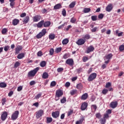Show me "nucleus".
<instances>
[{
	"instance_id": "obj_1",
	"label": "nucleus",
	"mask_w": 124,
	"mask_h": 124,
	"mask_svg": "<svg viewBox=\"0 0 124 124\" xmlns=\"http://www.w3.org/2000/svg\"><path fill=\"white\" fill-rule=\"evenodd\" d=\"M39 70V68L36 67L32 70L28 72V77H34L35 74L37 73V71Z\"/></svg>"
},
{
	"instance_id": "obj_2",
	"label": "nucleus",
	"mask_w": 124,
	"mask_h": 124,
	"mask_svg": "<svg viewBox=\"0 0 124 124\" xmlns=\"http://www.w3.org/2000/svg\"><path fill=\"white\" fill-rule=\"evenodd\" d=\"M63 94V92L61 90H57L55 94V100L58 101V100L60 99V97H61V96H62Z\"/></svg>"
},
{
	"instance_id": "obj_3",
	"label": "nucleus",
	"mask_w": 124,
	"mask_h": 124,
	"mask_svg": "<svg viewBox=\"0 0 124 124\" xmlns=\"http://www.w3.org/2000/svg\"><path fill=\"white\" fill-rule=\"evenodd\" d=\"M47 33V30L46 29H44L42 30L41 32H40L37 35L36 38L39 39V38H41L42 36H44Z\"/></svg>"
},
{
	"instance_id": "obj_4",
	"label": "nucleus",
	"mask_w": 124,
	"mask_h": 124,
	"mask_svg": "<svg viewBox=\"0 0 124 124\" xmlns=\"http://www.w3.org/2000/svg\"><path fill=\"white\" fill-rule=\"evenodd\" d=\"M113 57V54H112L111 53H110L109 54H108L107 55H106L104 57V60L105 61V63H108L110 61V60H111V59H112V57Z\"/></svg>"
},
{
	"instance_id": "obj_5",
	"label": "nucleus",
	"mask_w": 124,
	"mask_h": 124,
	"mask_svg": "<svg viewBox=\"0 0 124 124\" xmlns=\"http://www.w3.org/2000/svg\"><path fill=\"white\" fill-rule=\"evenodd\" d=\"M97 74L95 73H93L91 74L88 77V81L89 82H92V81H93L95 78H96Z\"/></svg>"
},
{
	"instance_id": "obj_6",
	"label": "nucleus",
	"mask_w": 124,
	"mask_h": 124,
	"mask_svg": "<svg viewBox=\"0 0 124 124\" xmlns=\"http://www.w3.org/2000/svg\"><path fill=\"white\" fill-rule=\"evenodd\" d=\"M19 116V111L16 110L15 112L12 115L11 119L13 121H15L18 119V116Z\"/></svg>"
},
{
	"instance_id": "obj_7",
	"label": "nucleus",
	"mask_w": 124,
	"mask_h": 124,
	"mask_svg": "<svg viewBox=\"0 0 124 124\" xmlns=\"http://www.w3.org/2000/svg\"><path fill=\"white\" fill-rule=\"evenodd\" d=\"M43 113L44 111L42 109H40L36 112V117L37 119H39L40 117H42V115H43Z\"/></svg>"
},
{
	"instance_id": "obj_8",
	"label": "nucleus",
	"mask_w": 124,
	"mask_h": 124,
	"mask_svg": "<svg viewBox=\"0 0 124 124\" xmlns=\"http://www.w3.org/2000/svg\"><path fill=\"white\" fill-rule=\"evenodd\" d=\"M7 112L4 111L2 112L1 115V121H4L6 120V118H7L8 116Z\"/></svg>"
},
{
	"instance_id": "obj_9",
	"label": "nucleus",
	"mask_w": 124,
	"mask_h": 124,
	"mask_svg": "<svg viewBox=\"0 0 124 124\" xmlns=\"http://www.w3.org/2000/svg\"><path fill=\"white\" fill-rule=\"evenodd\" d=\"M109 106H110V107H111V108H112L113 109H114V108H116V107L118 106V101H115L111 102L110 103Z\"/></svg>"
},
{
	"instance_id": "obj_10",
	"label": "nucleus",
	"mask_w": 124,
	"mask_h": 124,
	"mask_svg": "<svg viewBox=\"0 0 124 124\" xmlns=\"http://www.w3.org/2000/svg\"><path fill=\"white\" fill-rule=\"evenodd\" d=\"M94 51V47L93 46H90L88 47L87 49L86 50V53L87 54H89V53H91V52H93Z\"/></svg>"
},
{
	"instance_id": "obj_11",
	"label": "nucleus",
	"mask_w": 124,
	"mask_h": 124,
	"mask_svg": "<svg viewBox=\"0 0 124 124\" xmlns=\"http://www.w3.org/2000/svg\"><path fill=\"white\" fill-rule=\"evenodd\" d=\"M85 42H86V41L85 39H79L77 42V44H78V45H79V46L83 45V44H85Z\"/></svg>"
},
{
	"instance_id": "obj_12",
	"label": "nucleus",
	"mask_w": 124,
	"mask_h": 124,
	"mask_svg": "<svg viewBox=\"0 0 124 124\" xmlns=\"http://www.w3.org/2000/svg\"><path fill=\"white\" fill-rule=\"evenodd\" d=\"M23 50V46H17L16 48V54L17 55L20 53V51Z\"/></svg>"
},
{
	"instance_id": "obj_13",
	"label": "nucleus",
	"mask_w": 124,
	"mask_h": 124,
	"mask_svg": "<svg viewBox=\"0 0 124 124\" xmlns=\"http://www.w3.org/2000/svg\"><path fill=\"white\" fill-rule=\"evenodd\" d=\"M66 63L67 64H69V65L72 66L73 64H74V62L73 61V59H68L66 61Z\"/></svg>"
},
{
	"instance_id": "obj_14",
	"label": "nucleus",
	"mask_w": 124,
	"mask_h": 124,
	"mask_svg": "<svg viewBox=\"0 0 124 124\" xmlns=\"http://www.w3.org/2000/svg\"><path fill=\"white\" fill-rule=\"evenodd\" d=\"M40 19H41V16L39 15H36L33 17V22H38V21H40Z\"/></svg>"
},
{
	"instance_id": "obj_15",
	"label": "nucleus",
	"mask_w": 124,
	"mask_h": 124,
	"mask_svg": "<svg viewBox=\"0 0 124 124\" xmlns=\"http://www.w3.org/2000/svg\"><path fill=\"white\" fill-rule=\"evenodd\" d=\"M53 118L57 119L60 116V112L59 111L53 112L52 113Z\"/></svg>"
},
{
	"instance_id": "obj_16",
	"label": "nucleus",
	"mask_w": 124,
	"mask_h": 124,
	"mask_svg": "<svg viewBox=\"0 0 124 124\" xmlns=\"http://www.w3.org/2000/svg\"><path fill=\"white\" fill-rule=\"evenodd\" d=\"M112 9H113V5L111 4H108L106 8V11H108V12H110V11H111Z\"/></svg>"
},
{
	"instance_id": "obj_17",
	"label": "nucleus",
	"mask_w": 124,
	"mask_h": 124,
	"mask_svg": "<svg viewBox=\"0 0 124 124\" xmlns=\"http://www.w3.org/2000/svg\"><path fill=\"white\" fill-rule=\"evenodd\" d=\"M87 107H88V103L84 102L82 104L81 109L83 111L84 110H86Z\"/></svg>"
},
{
	"instance_id": "obj_18",
	"label": "nucleus",
	"mask_w": 124,
	"mask_h": 124,
	"mask_svg": "<svg viewBox=\"0 0 124 124\" xmlns=\"http://www.w3.org/2000/svg\"><path fill=\"white\" fill-rule=\"evenodd\" d=\"M88 98V93H84L81 97V100H86Z\"/></svg>"
},
{
	"instance_id": "obj_19",
	"label": "nucleus",
	"mask_w": 124,
	"mask_h": 124,
	"mask_svg": "<svg viewBox=\"0 0 124 124\" xmlns=\"http://www.w3.org/2000/svg\"><path fill=\"white\" fill-rule=\"evenodd\" d=\"M17 59H18V60H21L22 59H23V58H25V53H21L19 54L17 56Z\"/></svg>"
},
{
	"instance_id": "obj_20",
	"label": "nucleus",
	"mask_w": 124,
	"mask_h": 124,
	"mask_svg": "<svg viewBox=\"0 0 124 124\" xmlns=\"http://www.w3.org/2000/svg\"><path fill=\"white\" fill-rule=\"evenodd\" d=\"M19 22L20 21L19 20V19H14V20H13L12 24L14 26H17Z\"/></svg>"
},
{
	"instance_id": "obj_21",
	"label": "nucleus",
	"mask_w": 124,
	"mask_h": 124,
	"mask_svg": "<svg viewBox=\"0 0 124 124\" xmlns=\"http://www.w3.org/2000/svg\"><path fill=\"white\" fill-rule=\"evenodd\" d=\"M44 20H41L37 24V28H41L44 25Z\"/></svg>"
},
{
	"instance_id": "obj_22",
	"label": "nucleus",
	"mask_w": 124,
	"mask_h": 124,
	"mask_svg": "<svg viewBox=\"0 0 124 124\" xmlns=\"http://www.w3.org/2000/svg\"><path fill=\"white\" fill-rule=\"evenodd\" d=\"M50 25H51V22L50 21H46L45 22H44V27L45 28H47L48 27H49Z\"/></svg>"
},
{
	"instance_id": "obj_23",
	"label": "nucleus",
	"mask_w": 124,
	"mask_h": 124,
	"mask_svg": "<svg viewBox=\"0 0 124 124\" xmlns=\"http://www.w3.org/2000/svg\"><path fill=\"white\" fill-rule=\"evenodd\" d=\"M30 21V16H26L23 20V23L24 24H28V23L29 22V21Z\"/></svg>"
},
{
	"instance_id": "obj_24",
	"label": "nucleus",
	"mask_w": 124,
	"mask_h": 124,
	"mask_svg": "<svg viewBox=\"0 0 124 124\" xmlns=\"http://www.w3.org/2000/svg\"><path fill=\"white\" fill-rule=\"evenodd\" d=\"M55 34L54 33H50L49 36V39H50V40H54V39H55Z\"/></svg>"
},
{
	"instance_id": "obj_25",
	"label": "nucleus",
	"mask_w": 124,
	"mask_h": 124,
	"mask_svg": "<svg viewBox=\"0 0 124 124\" xmlns=\"http://www.w3.org/2000/svg\"><path fill=\"white\" fill-rule=\"evenodd\" d=\"M60 8H62V4L61 3L57 4L54 6V9H60Z\"/></svg>"
},
{
	"instance_id": "obj_26",
	"label": "nucleus",
	"mask_w": 124,
	"mask_h": 124,
	"mask_svg": "<svg viewBox=\"0 0 124 124\" xmlns=\"http://www.w3.org/2000/svg\"><path fill=\"white\" fill-rule=\"evenodd\" d=\"M7 84L5 82H1L0 83V88H6Z\"/></svg>"
},
{
	"instance_id": "obj_27",
	"label": "nucleus",
	"mask_w": 124,
	"mask_h": 124,
	"mask_svg": "<svg viewBox=\"0 0 124 124\" xmlns=\"http://www.w3.org/2000/svg\"><path fill=\"white\" fill-rule=\"evenodd\" d=\"M48 76V73L45 72L43 74L42 78H43V79H47Z\"/></svg>"
},
{
	"instance_id": "obj_28",
	"label": "nucleus",
	"mask_w": 124,
	"mask_h": 124,
	"mask_svg": "<svg viewBox=\"0 0 124 124\" xmlns=\"http://www.w3.org/2000/svg\"><path fill=\"white\" fill-rule=\"evenodd\" d=\"M77 89L78 90H81V89H83V85L81 83H78L77 85Z\"/></svg>"
},
{
	"instance_id": "obj_29",
	"label": "nucleus",
	"mask_w": 124,
	"mask_h": 124,
	"mask_svg": "<svg viewBox=\"0 0 124 124\" xmlns=\"http://www.w3.org/2000/svg\"><path fill=\"white\" fill-rule=\"evenodd\" d=\"M91 11V8H85L83 10V12L84 13H89Z\"/></svg>"
},
{
	"instance_id": "obj_30",
	"label": "nucleus",
	"mask_w": 124,
	"mask_h": 124,
	"mask_svg": "<svg viewBox=\"0 0 124 124\" xmlns=\"http://www.w3.org/2000/svg\"><path fill=\"white\" fill-rule=\"evenodd\" d=\"M20 65H21L20 62H16V63L14 65V68H17V67L20 66Z\"/></svg>"
},
{
	"instance_id": "obj_31",
	"label": "nucleus",
	"mask_w": 124,
	"mask_h": 124,
	"mask_svg": "<svg viewBox=\"0 0 124 124\" xmlns=\"http://www.w3.org/2000/svg\"><path fill=\"white\" fill-rule=\"evenodd\" d=\"M100 122L101 124H105V123H106V119H105L104 118H101L100 120Z\"/></svg>"
},
{
	"instance_id": "obj_32",
	"label": "nucleus",
	"mask_w": 124,
	"mask_h": 124,
	"mask_svg": "<svg viewBox=\"0 0 124 124\" xmlns=\"http://www.w3.org/2000/svg\"><path fill=\"white\" fill-rule=\"evenodd\" d=\"M68 39H64V40H62V43L63 45H65V44H67L68 43Z\"/></svg>"
},
{
	"instance_id": "obj_33",
	"label": "nucleus",
	"mask_w": 124,
	"mask_h": 124,
	"mask_svg": "<svg viewBox=\"0 0 124 124\" xmlns=\"http://www.w3.org/2000/svg\"><path fill=\"white\" fill-rule=\"evenodd\" d=\"M61 51H62V47H58L56 48L55 52L58 54V53H60Z\"/></svg>"
},
{
	"instance_id": "obj_34",
	"label": "nucleus",
	"mask_w": 124,
	"mask_h": 124,
	"mask_svg": "<svg viewBox=\"0 0 124 124\" xmlns=\"http://www.w3.org/2000/svg\"><path fill=\"white\" fill-rule=\"evenodd\" d=\"M61 102L62 104L65 103V102H66V98H65V97H63V98L61 100Z\"/></svg>"
},
{
	"instance_id": "obj_35",
	"label": "nucleus",
	"mask_w": 124,
	"mask_h": 124,
	"mask_svg": "<svg viewBox=\"0 0 124 124\" xmlns=\"http://www.w3.org/2000/svg\"><path fill=\"white\" fill-rule=\"evenodd\" d=\"M76 2L75 1L72 2L70 5H69V7L70 8H73L74 6H75Z\"/></svg>"
},
{
	"instance_id": "obj_36",
	"label": "nucleus",
	"mask_w": 124,
	"mask_h": 124,
	"mask_svg": "<svg viewBox=\"0 0 124 124\" xmlns=\"http://www.w3.org/2000/svg\"><path fill=\"white\" fill-rule=\"evenodd\" d=\"M119 50L120 51V52H123V51H124V45H121L119 46Z\"/></svg>"
},
{
	"instance_id": "obj_37",
	"label": "nucleus",
	"mask_w": 124,
	"mask_h": 124,
	"mask_svg": "<svg viewBox=\"0 0 124 124\" xmlns=\"http://www.w3.org/2000/svg\"><path fill=\"white\" fill-rule=\"evenodd\" d=\"M40 65L41 67H44L46 65V62L45 61H43L40 63Z\"/></svg>"
},
{
	"instance_id": "obj_38",
	"label": "nucleus",
	"mask_w": 124,
	"mask_h": 124,
	"mask_svg": "<svg viewBox=\"0 0 124 124\" xmlns=\"http://www.w3.org/2000/svg\"><path fill=\"white\" fill-rule=\"evenodd\" d=\"M90 38H91V36L89 34H86L83 37V39H85V40L86 39H90Z\"/></svg>"
},
{
	"instance_id": "obj_39",
	"label": "nucleus",
	"mask_w": 124,
	"mask_h": 124,
	"mask_svg": "<svg viewBox=\"0 0 124 124\" xmlns=\"http://www.w3.org/2000/svg\"><path fill=\"white\" fill-rule=\"evenodd\" d=\"M54 52H55L54 48H51L49 50V55L53 56V55H54Z\"/></svg>"
},
{
	"instance_id": "obj_40",
	"label": "nucleus",
	"mask_w": 124,
	"mask_h": 124,
	"mask_svg": "<svg viewBox=\"0 0 124 124\" xmlns=\"http://www.w3.org/2000/svg\"><path fill=\"white\" fill-rule=\"evenodd\" d=\"M77 93V90H73L71 91L70 94H71V95H74V94H75V93Z\"/></svg>"
},
{
	"instance_id": "obj_41",
	"label": "nucleus",
	"mask_w": 124,
	"mask_h": 124,
	"mask_svg": "<svg viewBox=\"0 0 124 124\" xmlns=\"http://www.w3.org/2000/svg\"><path fill=\"white\" fill-rule=\"evenodd\" d=\"M46 121H47V124H50V123H51L52 121H53V119H52V118L47 117L46 118Z\"/></svg>"
},
{
	"instance_id": "obj_42",
	"label": "nucleus",
	"mask_w": 124,
	"mask_h": 124,
	"mask_svg": "<svg viewBox=\"0 0 124 124\" xmlns=\"http://www.w3.org/2000/svg\"><path fill=\"white\" fill-rule=\"evenodd\" d=\"M83 119L79 120L76 122V124H82L83 123Z\"/></svg>"
},
{
	"instance_id": "obj_43",
	"label": "nucleus",
	"mask_w": 124,
	"mask_h": 124,
	"mask_svg": "<svg viewBox=\"0 0 124 124\" xmlns=\"http://www.w3.org/2000/svg\"><path fill=\"white\" fill-rule=\"evenodd\" d=\"M56 85V81H53L50 83V87H55Z\"/></svg>"
},
{
	"instance_id": "obj_44",
	"label": "nucleus",
	"mask_w": 124,
	"mask_h": 124,
	"mask_svg": "<svg viewBox=\"0 0 124 124\" xmlns=\"http://www.w3.org/2000/svg\"><path fill=\"white\" fill-rule=\"evenodd\" d=\"M73 113V110L70 109V110L68 112L67 115H68V116H71V115H72Z\"/></svg>"
},
{
	"instance_id": "obj_45",
	"label": "nucleus",
	"mask_w": 124,
	"mask_h": 124,
	"mask_svg": "<svg viewBox=\"0 0 124 124\" xmlns=\"http://www.w3.org/2000/svg\"><path fill=\"white\" fill-rule=\"evenodd\" d=\"M7 32V29L6 28H4L2 30V34H5L6 32Z\"/></svg>"
},
{
	"instance_id": "obj_46",
	"label": "nucleus",
	"mask_w": 124,
	"mask_h": 124,
	"mask_svg": "<svg viewBox=\"0 0 124 124\" xmlns=\"http://www.w3.org/2000/svg\"><path fill=\"white\" fill-rule=\"evenodd\" d=\"M92 20L93 21H96L97 20V16H92Z\"/></svg>"
},
{
	"instance_id": "obj_47",
	"label": "nucleus",
	"mask_w": 124,
	"mask_h": 124,
	"mask_svg": "<svg viewBox=\"0 0 124 124\" xmlns=\"http://www.w3.org/2000/svg\"><path fill=\"white\" fill-rule=\"evenodd\" d=\"M9 48H10V46H5L4 47V51H5V52H7V51H8V50H9Z\"/></svg>"
},
{
	"instance_id": "obj_48",
	"label": "nucleus",
	"mask_w": 124,
	"mask_h": 124,
	"mask_svg": "<svg viewBox=\"0 0 124 124\" xmlns=\"http://www.w3.org/2000/svg\"><path fill=\"white\" fill-rule=\"evenodd\" d=\"M97 108V107H96V105H93L92 106V109L93 110H94V111H95V110H96Z\"/></svg>"
},
{
	"instance_id": "obj_49",
	"label": "nucleus",
	"mask_w": 124,
	"mask_h": 124,
	"mask_svg": "<svg viewBox=\"0 0 124 124\" xmlns=\"http://www.w3.org/2000/svg\"><path fill=\"white\" fill-rule=\"evenodd\" d=\"M101 117H102V115H101V114H100V113H98L96 114V117L97 118V119H100V118H101Z\"/></svg>"
},
{
	"instance_id": "obj_50",
	"label": "nucleus",
	"mask_w": 124,
	"mask_h": 124,
	"mask_svg": "<svg viewBox=\"0 0 124 124\" xmlns=\"http://www.w3.org/2000/svg\"><path fill=\"white\" fill-rule=\"evenodd\" d=\"M70 22H71V23H72L73 24H74V23H75V22H76V18H74V17H72V18L71 19Z\"/></svg>"
},
{
	"instance_id": "obj_51",
	"label": "nucleus",
	"mask_w": 124,
	"mask_h": 124,
	"mask_svg": "<svg viewBox=\"0 0 124 124\" xmlns=\"http://www.w3.org/2000/svg\"><path fill=\"white\" fill-rule=\"evenodd\" d=\"M88 60H89V58H88L87 57H83L82 58V61L84 62H86Z\"/></svg>"
},
{
	"instance_id": "obj_52",
	"label": "nucleus",
	"mask_w": 124,
	"mask_h": 124,
	"mask_svg": "<svg viewBox=\"0 0 124 124\" xmlns=\"http://www.w3.org/2000/svg\"><path fill=\"white\" fill-rule=\"evenodd\" d=\"M107 93H108V90L107 89H104L102 91V93L103 94H106Z\"/></svg>"
},
{
	"instance_id": "obj_53",
	"label": "nucleus",
	"mask_w": 124,
	"mask_h": 124,
	"mask_svg": "<svg viewBox=\"0 0 124 124\" xmlns=\"http://www.w3.org/2000/svg\"><path fill=\"white\" fill-rule=\"evenodd\" d=\"M69 57V55H68V54H65L63 56V58L65 60H66V59H67V58Z\"/></svg>"
},
{
	"instance_id": "obj_54",
	"label": "nucleus",
	"mask_w": 124,
	"mask_h": 124,
	"mask_svg": "<svg viewBox=\"0 0 124 124\" xmlns=\"http://www.w3.org/2000/svg\"><path fill=\"white\" fill-rule=\"evenodd\" d=\"M62 15L63 16H65L66 15V11H65V9H63L62 11Z\"/></svg>"
},
{
	"instance_id": "obj_55",
	"label": "nucleus",
	"mask_w": 124,
	"mask_h": 124,
	"mask_svg": "<svg viewBox=\"0 0 124 124\" xmlns=\"http://www.w3.org/2000/svg\"><path fill=\"white\" fill-rule=\"evenodd\" d=\"M97 31V27H94L93 29L91 30L92 32H95Z\"/></svg>"
},
{
	"instance_id": "obj_56",
	"label": "nucleus",
	"mask_w": 124,
	"mask_h": 124,
	"mask_svg": "<svg viewBox=\"0 0 124 124\" xmlns=\"http://www.w3.org/2000/svg\"><path fill=\"white\" fill-rule=\"evenodd\" d=\"M40 96H41V93H39L35 96V99H38L40 98Z\"/></svg>"
},
{
	"instance_id": "obj_57",
	"label": "nucleus",
	"mask_w": 124,
	"mask_h": 124,
	"mask_svg": "<svg viewBox=\"0 0 124 124\" xmlns=\"http://www.w3.org/2000/svg\"><path fill=\"white\" fill-rule=\"evenodd\" d=\"M103 17H104V15L102 14H100L99 16H98V18L99 19H103Z\"/></svg>"
},
{
	"instance_id": "obj_58",
	"label": "nucleus",
	"mask_w": 124,
	"mask_h": 124,
	"mask_svg": "<svg viewBox=\"0 0 124 124\" xmlns=\"http://www.w3.org/2000/svg\"><path fill=\"white\" fill-rule=\"evenodd\" d=\"M43 53L41 51H39V52H38L37 53V56L38 57H41V56H42Z\"/></svg>"
},
{
	"instance_id": "obj_59",
	"label": "nucleus",
	"mask_w": 124,
	"mask_h": 124,
	"mask_svg": "<svg viewBox=\"0 0 124 124\" xmlns=\"http://www.w3.org/2000/svg\"><path fill=\"white\" fill-rule=\"evenodd\" d=\"M65 25V23H63L62 25L58 27V29L61 30V29H62L63 28V27H64Z\"/></svg>"
},
{
	"instance_id": "obj_60",
	"label": "nucleus",
	"mask_w": 124,
	"mask_h": 124,
	"mask_svg": "<svg viewBox=\"0 0 124 124\" xmlns=\"http://www.w3.org/2000/svg\"><path fill=\"white\" fill-rule=\"evenodd\" d=\"M109 87H111V83L108 82L106 84V88H109Z\"/></svg>"
},
{
	"instance_id": "obj_61",
	"label": "nucleus",
	"mask_w": 124,
	"mask_h": 124,
	"mask_svg": "<svg viewBox=\"0 0 124 124\" xmlns=\"http://www.w3.org/2000/svg\"><path fill=\"white\" fill-rule=\"evenodd\" d=\"M26 15L27 14H26V13H23L21 14L20 17H21V18H24V17H25Z\"/></svg>"
},
{
	"instance_id": "obj_62",
	"label": "nucleus",
	"mask_w": 124,
	"mask_h": 124,
	"mask_svg": "<svg viewBox=\"0 0 124 124\" xmlns=\"http://www.w3.org/2000/svg\"><path fill=\"white\" fill-rule=\"evenodd\" d=\"M30 86H32L33 85H35V81H31L30 83Z\"/></svg>"
},
{
	"instance_id": "obj_63",
	"label": "nucleus",
	"mask_w": 124,
	"mask_h": 124,
	"mask_svg": "<svg viewBox=\"0 0 124 124\" xmlns=\"http://www.w3.org/2000/svg\"><path fill=\"white\" fill-rule=\"evenodd\" d=\"M104 119H107V118H109V115L108 113H106L104 114Z\"/></svg>"
},
{
	"instance_id": "obj_64",
	"label": "nucleus",
	"mask_w": 124,
	"mask_h": 124,
	"mask_svg": "<svg viewBox=\"0 0 124 124\" xmlns=\"http://www.w3.org/2000/svg\"><path fill=\"white\" fill-rule=\"evenodd\" d=\"M63 70V68H59L57 69L58 72H61Z\"/></svg>"
}]
</instances>
